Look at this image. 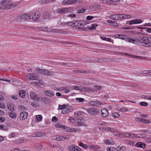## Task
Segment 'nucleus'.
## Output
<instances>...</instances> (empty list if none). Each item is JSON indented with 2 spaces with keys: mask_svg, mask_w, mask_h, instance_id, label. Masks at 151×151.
<instances>
[{
  "mask_svg": "<svg viewBox=\"0 0 151 151\" xmlns=\"http://www.w3.org/2000/svg\"><path fill=\"white\" fill-rule=\"evenodd\" d=\"M10 3L9 0H2L0 2V4L2 5L0 7V9L5 10L16 6L17 5L14 4H8Z\"/></svg>",
  "mask_w": 151,
  "mask_h": 151,
  "instance_id": "f257e3e1",
  "label": "nucleus"
},
{
  "mask_svg": "<svg viewBox=\"0 0 151 151\" xmlns=\"http://www.w3.org/2000/svg\"><path fill=\"white\" fill-rule=\"evenodd\" d=\"M138 41L142 43L143 46L146 47H151V38L146 37H141L138 38Z\"/></svg>",
  "mask_w": 151,
  "mask_h": 151,
  "instance_id": "f03ea898",
  "label": "nucleus"
},
{
  "mask_svg": "<svg viewBox=\"0 0 151 151\" xmlns=\"http://www.w3.org/2000/svg\"><path fill=\"white\" fill-rule=\"evenodd\" d=\"M35 69L37 72L45 75H52L54 73L53 72L48 70L47 69H41L38 68H36Z\"/></svg>",
  "mask_w": 151,
  "mask_h": 151,
  "instance_id": "7ed1b4c3",
  "label": "nucleus"
},
{
  "mask_svg": "<svg viewBox=\"0 0 151 151\" xmlns=\"http://www.w3.org/2000/svg\"><path fill=\"white\" fill-rule=\"evenodd\" d=\"M32 15L30 14H24L17 17V19L20 21H22L24 20H27L30 19L32 17Z\"/></svg>",
  "mask_w": 151,
  "mask_h": 151,
  "instance_id": "20e7f679",
  "label": "nucleus"
},
{
  "mask_svg": "<svg viewBox=\"0 0 151 151\" xmlns=\"http://www.w3.org/2000/svg\"><path fill=\"white\" fill-rule=\"evenodd\" d=\"M38 78V76L35 73H30L26 76L27 80H36Z\"/></svg>",
  "mask_w": 151,
  "mask_h": 151,
  "instance_id": "39448f33",
  "label": "nucleus"
},
{
  "mask_svg": "<svg viewBox=\"0 0 151 151\" xmlns=\"http://www.w3.org/2000/svg\"><path fill=\"white\" fill-rule=\"evenodd\" d=\"M74 21V26L83 27L87 24L83 21L75 20Z\"/></svg>",
  "mask_w": 151,
  "mask_h": 151,
  "instance_id": "423d86ee",
  "label": "nucleus"
},
{
  "mask_svg": "<svg viewBox=\"0 0 151 151\" xmlns=\"http://www.w3.org/2000/svg\"><path fill=\"white\" fill-rule=\"evenodd\" d=\"M28 113L26 111L21 112L19 115V118L21 120H24L27 118Z\"/></svg>",
  "mask_w": 151,
  "mask_h": 151,
  "instance_id": "0eeeda50",
  "label": "nucleus"
},
{
  "mask_svg": "<svg viewBox=\"0 0 151 151\" xmlns=\"http://www.w3.org/2000/svg\"><path fill=\"white\" fill-rule=\"evenodd\" d=\"M87 112L91 114H97L99 111L98 110L94 108H89L87 109Z\"/></svg>",
  "mask_w": 151,
  "mask_h": 151,
  "instance_id": "6e6552de",
  "label": "nucleus"
},
{
  "mask_svg": "<svg viewBox=\"0 0 151 151\" xmlns=\"http://www.w3.org/2000/svg\"><path fill=\"white\" fill-rule=\"evenodd\" d=\"M77 2V0H64L62 2V3L63 5H68L76 3Z\"/></svg>",
  "mask_w": 151,
  "mask_h": 151,
  "instance_id": "1a4fd4ad",
  "label": "nucleus"
},
{
  "mask_svg": "<svg viewBox=\"0 0 151 151\" xmlns=\"http://www.w3.org/2000/svg\"><path fill=\"white\" fill-rule=\"evenodd\" d=\"M89 104L93 106H98L102 104V102L101 101H91Z\"/></svg>",
  "mask_w": 151,
  "mask_h": 151,
  "instance_id": "9d476101",
  "label": "nucleus"
},
{
  "mask_svg": "<svg viewBox=\"0 0 151 151\" xmlns=\"http://www.w3.org/2000/svg\"><path fill=\"white\" fill-rule=\"evenodd\" d=\"M142 21L140 19H134L130 20L129 22V24L130 25L134 24H140L142 22Z\"/></svg>",
  "mask_w": 151,
  "mask_h": 151,
  "instance_id": "9b49d317",
  "label": "nucleus"
},
{
  "mask_svg": "<svg viewBox=\"0 0 151 151\" xmlns=\"http://www.w3.org/2000/svg\"><path fill=\"white\" fill-rule=\"evenodd\" d=\"M30 96L31 99L33 100L38 101L39 100L37 96L33 92H32L30 93Z\"/></svg>",
  "mask_w": 151,
  "mask_h": 151,
  "instance_id": "f8f14e48",
  "label": "nucleus"
},
{
  "mask_svg": "<svg viewBox=\"0 0 151 151\" xmlns=\"http://www.w3.org/2000/svg\"><path fill=\"white\" fill-rule=\"evenodd\" d=\"M36 13H34V15H32V19L34 21L37 20L40 17V12H38L36 15Z\"/></svg>",
  "mask_w": 151,
  "mask_h": 151,
  "instance_id": "ddd939ff",
  "label": "nucleus"
},
{
  "mask_svg": "<svg viewBox=\"0 0 151 151\" xmlns=\"http://www.w3.org/2000/svg\"><path fill=\"white\" fill-rule=\"evenodd\" d=\"M101 112L102 116L104 117H106L109 114L108 111L105 109H102Z\"/></svg>",
  "mask_w": 151,
  "mask_h": 151,
  "instance_id": "4468645a",
  "label": "nucleus"
},
{
  "mask_svg": "<svg viewBox=\"0 0 151 151\" xmlns=\"http://www.w3.org/2000/svg\"><path fill=\"white\" fill-rule=\"evenodd\" d=\"M69 10V8H65L61 9H58L57 10L58 13H63L66 12Z\"/></svg>",
  "mask_w": 151,
  "mask_h": 151,
  "instance_id": "2eb2a0df",
  "label": "nucleus"
},
{
  "mask_svg": "<svg viewBox=\"0 0 151 151\" xmlns=\"http://www.w3.org/2000/svg\"><path fill=\"white\" fill-rule=\"evenodd\" d=\"M76 13L78 14H80L84 13L86 11V9L81 7H78L76 8Z\"/></svg>",
  "mask_w": 151,
  "mask_h": 151,
  "instance_id": "dca6fc26",
  "label": "nucleus"
},
{
  "mask_svg": "<svg viewBox=\"0 0 151 151\" xmlns=\"http://www.w3.org/2000/svg\"><path fill=\"white\" fill-rule=\"evenodd\" d=\"M45 94L47 96L52 97L54 95V92L51 91H46L44 92Z\"/></svg>",
  "mask_w": 151,
  "mask_h": 151,
  "instance_id": "f3484780",
  "label": "nucleus"
},
{
  "mask_svg": "<svg viewBox=\"0 0 151 151\" xmlns=\"http://www.w3.org/2000/svg\"><path fill=\"white\" fill-rule=\"evenodd\" d=\"M42 100L45 104H49L52 103L51 101L47 98L45 97L42 98Z\"/></svg>",
  "mask_w": 151,
  "mask_h": 151,
  "instance_id": "a211bd4d",
  "label": "nucleus"
},
{
  "mask_svg": "<svg viewBox=\"0 0 151 151\" xmlns=\"http://www.w3.org/2000/svg\"><path fill=\"white\" fill-rule=\"evenodd\" d=\"M137 147H140L142 148L145 147L146 145L144 143L138 142L136 144Z\"/></svg>",
  "mask_w": 151,
  "mask_h": 151,
  "instance_id": "6ab92c4d",
  "label": "nucleus"
},
{
  "mask_svg": "<svg viewBox=\"0 0 151 151\" xmlns=\"http://www.w3.org/2000/svg\"><path fill=\"white\" fill-rule=\"evenodd\" d=\"M73 71L75 73H85L87 74L88 73V72L86 70H74Z\"/></svg>",
  "mask_w": 151,
  "mask_h": 151,
  "instance_id": "aec40b11",
  "label": "nucleus"
},
{
  "mask_svg": "<svg viewBox=\"0 0 151 151\" xmlns=\"http://www.w3.org/2000/svg\"><path fill=\"white\" fill-rule=\"evenodd\" d=\"M25 94V91L24 90H21L19 91V95L22 98L24 97Z\"/></svg>",
  "mask_w": 151,
  "mask_h": 151,
  "instance_id": "412c9836",
  "label": "nucleus"
},
{
  "mask_svg": "<svg viewBox=\"0 0 151 151\" xmlns=\"http://www.w3.org/2000/svg\"><path fill=\"white\" fill-rule=\"evenodd\" d=\"M110 18L112 19L119 20L118 14L111 15L110 16Z\"/></svg>",
  "mask_w": 151,
  "mask_h": 151,
  "instance_id": "4be33fe9",
  "label": "nucleus"
},
{
  "mask_svg": "<svg viewBox=\"0 0 151 151\" xmlns=\"http://www.w3.org/2000/svg\"><path fill=\"white\" fill-rule=\"evenodd\" d=\"M75 118L77 119L76 121L77 122L82 123L84 122V120L81 117H75Z\"/></svg>",
  "mask_w": 151,
  "mask_h": 151,
  "instance_id": "5701e85b",
  "label": "nucleus"
},
{
  "mask_svg": "<svg viewBox=\"0 0 151 151\" xmlns=\"http://www.w3.org/2000/svg\"><path fill=\"white\" fill-rule=\"evenodd\" d=\"M9 116L12 118H16L17 116V114L12 112H10L9 114Z\"/></svg>",
  "mask_w": 151,
  "mask_h": 151,
  "instance_id": "b1692460",
  "label": "nucleus"
},
{
  "mask_svg": "<svg viewBox=\"0 0 151 151\" xmlns=\"http://www.w3.org/2000/svg\"><path fill=\"white\" fill-rule=\"evenodd\" d=\"M52 32H53L60 33H63L65 32L64 31H62V30H60L59 29H52Z\"/></svg>",
  "mask_w": 151,
  "mask_h": 151,
  "instance_id": "393cba45",
  "label": "nucleus"
},
{
  "mask_svg": "<svg viewBox=\"0 0 151 151\" xmlns=\"http://www.w3.org/2000/svg\"><path fill=\"white\" fill-rule=\"evenodd\" d=\"M131 57H134L135 58H140V59H146V58L145 57L139 56L135 55H131Z\"/></svg>",
  "mask_w": 151,
  "mask_h": 151,
  "instance_id": "a878e982",
  "label": "nucleus"
},
{
  "mask_svg": "<svg viewBox=\"0 0 151 151\" xmlns=\"http://www.w3.org/2000/svg\"><path fill=\"white\" fill-rule=\"evenodd\" d=\"M7 108L8 109L11 111H13L15 110V108L14 106H11V105H7Z\"/></svg>",
  "mask_w": 151,
  "mask_h": 151,
  "instance_id": "bb28decb",
  "label": "nucleus"
},
{
  "mask_svg": "<svg viewBox=\"0 0 151 151\" xmlns=\"http://www.w3.org/2000/svg\"><path fill=\"white\" fill-rule=\"evenodd\" d=\"M69 109L67 108H64L62 111V113L63 114H66L69 112Z\"/></svg>",
  "mask_w": 151,
  "mask_h": 151,
  "instance_id": "cd10ccee",
  "label": "nucleus"
},
{
  "mask_svg": "<svg viewBox=\"0 0 151 151\" xmlns=\"http://www.w3.org/2000/svg\"><path fill=\"white\" fill-rule=\"evenodd\" d=\"M66 128L68 129H66V130L67 131H68L69 132H73L78 131L77 129L70 128L69 129H68V128Z\"/></svg>",
  "mask_w": 151,
  "mask_h": 151,
  "instance_id": "c85d7f7f",
  "label": "nucleus"
},
{
  "mask_svg": "<svg viewBox=\"0 0 151 151\" xmlns=\"http://www.w3.org/2000/svg\"><path fill=\"white\" fill-rule=\"evenodd\" d=\"M66 24L69 26H74V21L66 22Z\"/></svg>",
  "mask_w": 151,
  "mask_h": 151,
  "instance_id": "c756f323",
  "label": "nucleus"
},
{
  "mask_svg": "<svg viewBox=\"0 0 151 151\" xmlns=\"http://www.w3.org/2000/svg\"><path fill=\"white\" fill-rule=\"evenodd\" d=\"M55 127L56 128H60L65 129V126L63 125H61L60 124H57L55 125Z\"/></svg>",
  "mask_w": 151,
  "mask_h": 151,
  "instance_id": "7c9ffc66",
  "label": "nucleus"
},
{
  "mask_svg": "<svg viewBox=\"0 0 151 151\" xmlns=\"http://www.w3.org/2000/svg\"><path fill=\"white\" fill-rule=\"evenodd\" d=\"M128 40L129 42L133 43H136V41L135 40L133 39L132 38L129 37L128 39Z\"/></svg>",
  "mask_w": 151,
  "mask_h": 151,
  "instance_id": "2f4dec72",
  "label": "nucleus"
},
{
  "mask_svg": "<svg viewBox=\"0 0 151 151\" xmlns=\"http://www.w3.org/2000/svg\"><path fill=\"white\" fill-rule=\"evenodd\" d=\"M115 135L119 137H123L124 135V133H119L118 132H116L115 134Z\"/></svg>",
  "mask_w": 151,
  "mask_h": 151,
  "instance_id": "473e14b6",
  "label": "nucleus"
},
{
  "mask_svg": "<svg viewBox=\"0 0 151 151\" xmlns=\"http://www.w3.org/2000/svg\"><path fill=\"white\" fill-rule=\"evenodd\" d=\"M148 105V103L147 102L144 101L141 102L139 103V105L141 106H147Z\"/></svg>",
  "mask_w": 151,
  "mask_h": 151,
  "instance_id": "72a5a7b5",
  "label": "nucleus"
},
{
  "mask_svg": "<svg viewBox=\"0 0 151 151\" xmlns=\"http://www.w3.org/2000/svg\"><path fill=\"white\" fill-rule=\"evenodd\" d=\"M105 129L106 130L108 131L112 132L114 131V129L113 128H110L108 127H105Z\"/></svg>",
  "mask_w": 151,
  "mask_h": 151,
  "instance_id": "f704fd0d",
  "label": "nucleus"
},
{
  "mask_svg": "<svg viewBox=\"0 0 151 151\" xmlns=\"http://www.w3.org/2000/svg\"><path fill=\"white\" fill-rule=\"evenodd\" d=\"M74 125L77 126H83L84 125V124L76 122L74 123Z\"/></svg>",
  "mask_w": 151,
  "mask_h": 151,
  "instance_id": "c9c22d12",
  "label": "nucleus"
},
{
  "mask_svg": "<svg viewBox=\"0 0 151 151\" xmlns=\"http://www.w3.org/2000/svg\"><path fill=\"white\" fill-rule=\"evenodd\" d=\"M55 0H42V2L43 3H47L49 2H52L55 1Z\"/></svg>",
  "mask_w": 151,
  "mask_h": 151,
  "instance_id": "e433bc0d",
  "label": "nucleus"
},
{
  "mask_svg": "<svg viewBox=\"0 0 151 151\" xmlns=\"http://www.w3.org/2000/svg\"><path fill=\"white\" fill-rule=\"evenodd\" d=\"M104 4H109V0H98Z\"/></svg>",
  "mask_w": 151,
  "mask_h": 151,
  "instance_id": "4c0bfd02",
  "label": "nucleus"
},
{
  "mask_svg": "<svg viewBox=\"0 0 151 151\" xmlns=\"http://www.w3.org/2000/svg\"><path fill=\"white\" fill-rule=\"evenodd\" d=\"M42 134L41 132H38L36 134H34V137H41L42 135Z\"/></svg>",
  "mask_w": 151,
  "mask_h": 151,
  "instance_id": "58836bf2",
  "label": "nucleus"
},
{
  "mask_svg": "<svg viewBox=\"0 0 151 151\" xmlns=\"http://www.w3.org/2000/svg\"><path fill=\"white\" fill-rule=\"evenodd\" d=\"M0 129L5 131H6L7 130V128L6 126H4L1 125H0Z\"/></svg>",
  "mask_w": 151,
  "mask_h": 151,
  "instance_id": "ea45409f",
  "label": "nucleus"
},
{
  "mask_svg": "<svg viewBox=\"0 0 151 151\" xmlns=\"http://www.w3.org/2000/svg\"><path fill=\"white\" fill-rule=\"evenodd\" d=\"M124 35H116L115 37L117 38H119L122 39H124L123 37Z\"/></svg>",
  "mask_w": 151,
  "mask_h": 151,
  "instance_id": "a19ab883",
  "label": "nucleus"
},
{
  "mask_svg": "<svg viewBox=\"0 0 151 151\" xmlns=\"http://www.w3.org/2000/svg\"><path fill=\"white\" fill-rule=\"evenodd\" d=\"M113 116L115 118H117L119 117L120 115L118 113H113L112 114Z\"/></svg>",
  "mask_w": 151,
  "mask_h": 151,
  "instance_id": "79ce46f5",
  "label": "nucleus"
},
{
  "mask_svg": "<svg viewBox=\"0 0 151 151\" xmlns=\"http://www.w3.org/2000/svg\"><path fill=\"white\" fill-rule=\"evenodd\" d=\"M59 141H62L65 139V137L64 136H58Z\"/></svg>",
  "mask_w": 151,
  "mask_h": 151,
  "instance_id": "37998d69",
  "label": "nucleus"
},
{
  "mask_svg": "<svg viewBox=\"0 0 151 151\" xmlns=\"http://www.w3.org/2000/svg\"><path fill=\"white\" fill-rule=\"evenodd\" d=\"M86 90V88L85 87L82 86L79 87L78 90L81 91H85Z\"/></svg>",
  "mask_w": 151,
  "mask_h": 151,
  "instance_id": "c03bdc74",
  "label": "nucleus"
},
{
  "mask_svg": "<svg viewBox=\"0 0 151 151\" xmlns=\"http://www.w3.org/2000/svg\"><path fill=\"white\" fill-rule=\"evenodd\" d=\"M76 100L78 102H82L84 101V99L82 98H77Z\"/></svg>",
  "mask_w": 151,
  "mask_h": 151,
  "instance_id": "a18cd8bd",
  "label": "nucleus"
},
{
  "mask_svg": "<svg viewBox=\"0 0 151 151\" xmlns=\"http://www.w3.org/2000/svg\"><path fill=\"white\" fill-rule=\"evenodd\" d=\"M96 90H100L102 88V87L100 86L95 85L93 86Z\"/></svg>",
  "mask_w": 151,
  "mask_h": 151,
  "instance_id": "49530a36",
  "label": "nucleus"
},
{
  "mask_svg": "<svg viewBox=\"0 0 151 151\" xmlns=\"http://www.w3.org/2000/svg\"><path fill=\"white\" fill-rule=\"evenodd\" d=\"M75 146L73 145H70L69 147V150L71 151H74V150H75Z\"/></svg>",
  "mask_w": 151,
  "mask_h": 151,
  "instance_id": "de8ad7c7",
  "label": "nucleus"
},
{
  "mask_svg": "<svg viewBox=\"0 0 151 151\" xmlns=\"http://www.w3.org/2000/svg\"><path fill=\"white\" fill-rule=\"evenodd\" d=\"M119 111H121L125 112L128 111V109L126 108H122L119 109Z\"/></svg>",
  "mask_w": 151,
  "mask_h": 151,
  "instance_id": "09e8293b",
  "label": "nucleus"
},
{
  "mask_svg": "<svg viewBox=\"0 0 151 151\" xmlns=\"http://www.w3.org/2000/svg\"><path fill=\"white\" fill-rule=\"evenodd\" d=\"M91 28L93 29H96V27L98 26V24H93L91 25Z\"/></svg>",
  "mask_w": 151,
  "mask_h": 151,
  "instance_id": "8fccbe9b",
  "label": "nucleus"
},
{
  "mask_svg": "<svg viewBox=\"0 0 151 151\" xmlns=\"http://www.w3.org/2000/svg\"><path fill=\"white\" fill-rule=\"evenodd\" d=\"M139 136H138L137 138H145L146 136V135L144 134H139Z\"/></svg>",
  "mask_w": 151,
  "mask_h": 151,
  "instance_id": "3c124183",
  "label": "nucleus"
},
{
  "mask_svg": "<svg viewBox=\"0 0 151 151\" xmlns=\"http://www.w3.org/2000/svg\"><path fill=\"white\" fill-rule=\"evenodd\" d=\"M82 113L81 112H74V114L75 115L78 116H80L82 114Z\"/></svg>",
  "mask_w": 151,
  "mask_h": 151,
  "instance_id": "603ef678",
  "label": "nucleus"
},
{
  "mask_svg": "<svg viewBox=\"0 0 151 151\" xmlns=\"http://www.w3.org/2000/svg\"><path fill=\"white\" fill-rule=\"evenodd\" d=\"M107 151H115V149L112 147H107Z\"/></svg>",
  "mask_w": 151,
  "mask_h": 151,
  "instance_id": "864d4df0",
  "label": "nucleus"
},
{
  "mask_svg": "<svg viewBox=\"0 0 151 151\" xmlns=\"http://www.w3.org/2000/svg\"><path fill=\"white\" fill-rule=\"evenodd\" d=\"M19 108L21 110V111L25 110L24 106L22 105L19 106Z\"/></svg>",
  "mask_w": 151,
  "mask_h": 151,
  "instance_id": "5fc2aeb1",
  "label": "nucleus"
},
{
  "mask_svg": "<svg viewBox=\"0 0 151 151\" xmlns=\"http://www.w3.org/2000/svg\"><path fill=\"white\" fill-rule=\"evenodd\" d=\"M31 105L35 107V106H38V104L36 102H33L32 103Z\"/></svg>",
  "mask_w": 151,
  "mask_h": 151,
  "instance_id": "6e6d98bb",
  "label": "nucleus"
},
{
  "mask_svg": "<svg viewBox=\"0 0 151 151\" xmlns=\"http://www.w3.org/2000/svg\"><path fill=\"white\" fill-rule=\"evenodd\" d=\"M37 119L39 121H41L42 119V116L40 115H37L36 116Z\"/></svg>",
  "mask_w": 151,
  "mask_h": 151,
  "instance_id": "4d7b16f0",
  "label": "nucleus"
},
{
  "mask_svg": "<svg viewBox=\"0 0 151 151\" xmlns=\"http://www.w3.org/2000/svg\"><path fill=\"white\" fill-rule=\"evenodd\" d=\"M131 134H129L128 133H124V136L126 137H130Z\"/></svg>",
  "mask_w": 151,
  "mask_h": 151,
  "instance_id": "13d9d810",
  "label": "nucleus"
},
{
  "mask_svg": "<svg viewBox=\"0 0 151 151\" xmlns=\"http://www.w3.org/2000/svg\"><path fill=\"white\" fill-rule=\"evenodd\" d=\"M94 17L92 16H88L87 17L86 19L88 20H91Z\"/></svg>",
  "mask_w": 151,
  "mask_h": 151,
  "instance_id": "bf43d9fd",
  "label": "nucleus"
},
{
  "mask_svg": "<svg viewBox=\"0 0 151 151\" xmlns=\"http://www.w3.org/2000/svg\"><path fill=\"white\" fill-rule=\"evenodd\" d=\"M36 146L37 147V148L39 150L41 149L42 147V145L39 144H37Z\"/></svg>",
  "mask_w": 151,
  "mask_h": 151,
  "instance_id": "052dcab7",
  "label": "nucleus"
},
{
  "mask_svg": "<svg viewBox=\"0 0 151 151\" xmlns=\"http://www.w3.org/2000/svg\"><path fill=\"white\" fill-rule=\"evenodd\" d=\"M149 96H150L145 95H142L141 97L143 99H149Z\"/></svg>",
  "mask_w": 151,
  "mask_h": 151,
  "instance_id": "680f3d73",
  "label": "nucleus"
},
{
  "mask_svg": "<svg viewBox=\"0 0 151 151\" xmlns=\"http://www.w3.org/2000/svg\"><path fill=\"white\" fill-rule=\"evenodd\" d=\"M58 120V118L55 116L52 117V121H57Z\"/></svg>",
  "mask_w": 151,
  "mask_h": 151,
  "instance_id": "e2e57ef3",
  "label": "nucleus"
},
{
  "mask_svg": "<svg viewBox=\"0 0 151 151\" xmlns=\"http://www.w3.org/2000/svg\"><path fill=\"white\" fill-rule=\"evenodd\" d=\"M123 14H118L119 20L123 19Z\"/></svg>",
  "mask_w": 151,
  "mask_h": 151,
  "instance_id": "0e129e2a",
  "label": "nucleus"
},
{
  "mask_svg": "<svg viewBox=\"0 0 151 151\" xmlns=\"http://www.w3.org/2000/svg\"><path fill=\"white\" fill-rule=\"evenodd\" d=\"M69 120H70V122H72L73 121H75V120L74 118H73L72 117H70L69 118Z\"/></svg>",
  "mask_w": 151,
  "mask_h": 151,
  "instance_id": "69168bd1",
  "label": "nucleus"
},
{
  "mask_svg": "<svg viewBox=\"0 0 151 151\" xmlns=\"http://www.w3.org/2000/svg\"><path fill=\"white\" fill-rule=\"evenodd\" d=\"M5 121V118L4 117L0 118V122H4Z\"/></svg>",
  "mask_w": 151,
  "mask_h": 151,
  "instance_id": "338daca9",
  "label": "nucleus"
},
{
  "mask_svg": "<svg viewBox=\"0 0 151 151\" xmlns=\"http://www.w3.org/2000/svg\"><path fill=\"white\" fill-rule=\"evenodd\" d=\"M144 26H151V23H145Z\"/></svg>",
  "mask_w": 151,
  "mask_h": 151,
  "instance_id": "774afa93",
  "label": "nucleus"
}]
</instances>
